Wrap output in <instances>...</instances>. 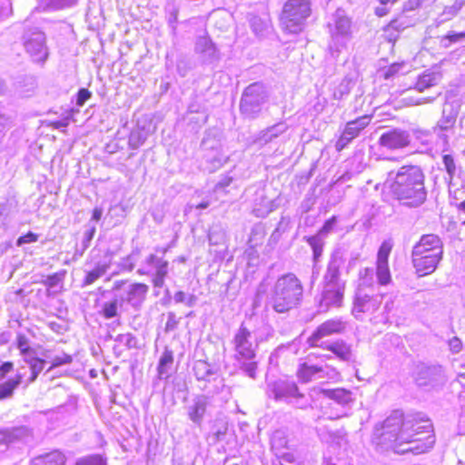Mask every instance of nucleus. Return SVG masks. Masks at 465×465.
Wrapping results in <instances>:
<instances>
[{
  "instance_id": "nucleus-1",
  "label": "nucleus",
  "mask_w": 465,
  "mask_h": 465,
  "mask_svg": "<svg viewBox=\"0 0 465 465\" xmlns=\"http://www.w3.org/2000/svg\"><path fill=\"white\" fill-rule=\"evenodd\" d=\"M385 440L393 442L397 454L426 452L431 449L435 440L432 424L418 415L403 416L401 411H394L383 422Z\"/></svg>"
},
{
  "instance_id": "nucleus-53",
  "label": "nucleus",
  "mask_w": 465,
  "mask_h": 465,
  "mask_svg": "<svg viewBox=\"0 0 465 465\" xmlns=\"http://www.w3.org/2000/svg\"><path fill=\"white\" fill-rule=\"evenodd\" d=\"M448 346L449 350L452 354H458L460 353L463 349V343L461 340L457 337L453 336L448 341Z\"/></svg>"
},
{
  "instance_id": "nucleus-64",
  "label": "nucleus",
  "mask_w": 465,
  "mask_h": 465,
  "mask_svg": "<svg viewBox=\"0 0 465 465\" xmlns=\"http://www.w3.org/2000/svg\"><path fill=\"white\" fill-rule=\"evenodd\" d=\"M227 432V425L223 424L219 428H217L215 430H213V437L214 439V441H220L223 439Z\"/></svg>"
},
{
  "instance_id": "nucleus-16",
  "label": "nucleus",
  "mask_w": 465,
  "mask_h": 465,
  "mask_svg": "<svg viewBox=\"0 0 465 465\" xmlns=\"http://www.w3.org/2000/svg\"><path fill=\"white\" fill-rule=\"evenodd\" d=\"M381 297L379 295L371 296L361 292H358L354 298L352 313L359 320L363 319V315H372L381 307Z\"/></svg>"
},
{
  "instance_id": "nucleus-37",
  "label": "nucleus",
  "mask_w": 465,
  "mask_h": 465,
  "mask_svg": "<svg viewBox=\"0 0 465 465\" xmlns=\"http://www.w3.org/2000/svg\"><path fill=\"white\" fill-rule=\"evenodd\" d=\"M23 374L19 373L15 378L10 379L0 384V400L12 396L14 390L22 382Z\"/></svg>"
},
{
  "instance_id": "nucleus-60",
  "label": "nucleus",
  "mask_w": 465,
  "mask_h": 465,
  "mask_svg": "<svg viewBox=\"0 0 465 465\" xmlns=\"http://www.w3.org/2000/svg\"><path fill=\"white\" fill-rule=\"evenodd\" d=\"M360 278L364 284H371L373 279V269L365 268L360 272Z\"/></svg>"
},
{
  "instance_id": "nucleus-35",
  "label": "nucleus",
  "mask_w": 465,
  "mask_h": 465,
  "mask_svg": "<svg viewBox=\"0 0 465 465\" xmlns=\"http://www.w3.org/2000/svg\"><path fill=\"white\" fill-rule=\"evenodd\" d=\"M271 443L275 454L290 449L287 433L283 430H277L273 432Z\"/></svg>"
},
{
  "instance_id": "nucleus-36",
  "label": "nucleus",
  "mask_w": 465,
  "mask_h": 465,
  "mask_svg": "<svg viewBox=\"0 0 465 465\" xmlns=\"http://www.w3.org/2000/svg\"><path fill=\"white\" fill-rule=\"evenodd\" d=\"M76 0H43L37 9L40 11H52L73 6Z\"/></svg>"
},
{
  "instance_id": "nucleus-34",
  "label": "nucleus",
  "mask_w": 465,
  "mask_h": 465,
  "mask_svg": "<svg viewBox=\"0 0 465 465\" xmlns=\"http://www.w3.org/2000/svg\"><path fill=\"white\" fill-rule=\"evenodd\" d=\"M322 348H327L341 361H349L351 356V347L342 341L326 343Z\"/></svg>"
},
{
  "instance_id": "nucleus-27",
  "label": "nucleus",
  "mask_w": 465,
  "mask_h": 465,
  "mask_svg": "<svg viewBox=\"0 0 465 465\" xmlns=\"http://www.w3.org/2000/svg\"><path fill=\"white\" fill-rule=\"evenodd\" d=\"M110 266V261L103 260L97 262L93 269L86 271L85 277L83 280V286L91 285L98 279L103 277L109 270Z\"/></svg>"
},
{
  "instance_id": "nucleus-11",
  "label": "nucleus",
  "mask_w": 465,
  "mask_h": 465,
  "mask_svg": "<svg viewBox=\"0 0 465 465\" xmlns=\"http://www.w3.org/2000/svg\"><path fill=\"white\" fill-rule=\"evenodd\" d=\"M270 397H273L276 401H283L288 403H292L299 408H305L307 401L304 395L298 390L297 385L292 381H277L269 384Z\"/></svg>"
},
{
  "instance_id": "nucleus-15",
  "label": "nucleus",
  "mask_w": 465,
  "mask_h": 465,
  "mask_svg": "<svg viewBox=\"0 0 465 465\" xmlns=\"http://www.w3.org/2000/svg\"><path fill=\"white\" fill-rule=\"evenodd\" d=\"M346 329V322L341 318L328 320L322 323L308 338L307 342L311 347H323L325 342L322 340L332 334L341 333Z\"/></svg>"
},
{
  "instance_id": "nucleus-29",
  "label": "nucleus",
  "mask_w": 465,
  "mask_h": 465,
  "mask_svg": "<svg viewBox=\"0 0 465 465\" xmlns=\"http://www.w3.org/2000/svg\"><path fill=\"white\" fill-rule=\"evenodd\" d=\"M65 456L58 450L40 455L32 460V465H65Z\"/></svg>"
},
{
  "instance_id": "nucleus-52",
  "label": "nucleus",
  "mask_w": 465,
  "mask_h": 465,
  "mask_svg": "<svg viewBox=\"0 0 465 465\" xmlns=\"http://www.w3.org/2000/svg\"><path fill=\"white\" fill-rule=\"evenodd\" d=\"M208 239L210 244H220L224 240V232L220 229L213 228L209 232Z\"/></svg>"
},
{
  "instance_id": "nucleus-54",
  "label": "nucleus",
  "mask_w": 465,
  "mask_h": 465,
  "mask_svg": "<svg viewBox=\"0 0 465 465\" xmlns=\"http://www.w3.org/2000/svg\"><path fill=\"white\" fill-rule=\"evenodd\" d=\"M116 341L124 344L129 349L134 348L136 345V339L131 333L120 334L117 336Z\"/></svg>"
},
{
  "instance_id": "nucleus-31",
  "label": "nucleus",
  "mask_w": 465,
  "mask_h": 465,
  "mask_svg": "<svg viewBox=\"0 0 465 465\" xmlns=\"http://www.w3.org/2000/svg\"><path fill=\"white\" fill-rule=\"evenodd\" d=\"M320 392L323 394L325 397L333 400L335 402L342 406L349 404L352 401L351 392L345 389H322L320 390Z\"/></svg>"
},
{
  "instance_id": "nucleus-22",
  "label": "nucleus",
  "mask_w": 465,
  "mask_h": 465,
  "mask_svg": "<svg viewBox=\"0 0 465 465\" xmlns=\"http://www.w3.org/2000/svg\"><path fill=\"white\" fill-rule=\"evenodd\" d=\"M459 109L450 103H446L442 108L441 117L432 128L433 133L441 137V133L451 130L456 124Z\"/></svg>"
},
{
  "instance_id": "nucleus-25",
  "label": "nucleus",
  "mask_w": 465,
  "mask_h": 465,
  "mask_svg": "<svg viewBox=\"0 0 465 465\" xmlns=\"http://www.w3.org/2000/svg\"><path fill=\"white\" fill-rule=\"evenodd\" d=\"M288 130V125L280 122L275 124L264 130L259 132L255 138L253 139V143L258 144L260 146L265 145L269 143L273 142L280 135L283 134Z\"/></svg>"
},
{
  "instance_id": "nucleus-51",
  "label": "nucleus",
  "mask_w": 465,
  "mask_h": 465,
  "mask_svg": "<svg viewBox=\"0 0 465 465\" xmlns=\"http://www.w3.org/2000/svg\"><path fill=\"white\" fill-rule=\"evenodd\" d=\"M72 361L73 358L69 354L63 353L62 355H57L53 358L52 364L50 368L47 370V371H50L51 370L62 365L70 364Z\"/></svg>"
},
{
  "instance_id": "nucleus-59",
  "label": "nucleus",
  "mask_w": 465,
  "mask_h": 465,
  "mask_svg": "<svg viewBox=\"0 0 465 465\" xmlns=\"http://www.w3.org/2000/svg\"><path fill=\"white\" fill-rule=\"evenodd\" d=\"M91 96L92 94L88 89L81 88L77 93L76 104L83 106Z\"/></svg>"
},
{
  "instance_id": "nucleus-47",
  "label": "nucleus",
  "mask_w": 465,
  "mask_h": 465,
  "mask_svg": "<svg viewBox=\"0 0 465 465\" xmlns=\"http://www.w3.org/2000/svg\"><path fill=\"white\" fill-rule=\"evenodd\" d=\"M45 364V360L38 359L37 361H35L32 364L29 365V368L31 370V376L28 379L26 385L34 382L36 380L39 373L43 371Z\"/></svg>"
},
{
  "instance_id": "nucleus-41",
  "label": "nucleus",
  "mask_w": 465,
  "mask_h": 465,
  "mask_svg": "<svg viewBox=\"0 0 465 465\" xmlns=\"http://www.w3.org/2000/svg\"><path fill=\"white\" fill-rule=\"evenodd\" d=\"M413 25L412 20L404 14H401L388 25V30H398L402 32Z\"/></svg>"
},
{
  "instance_id": "nucleus-20",
  "label": "nucleus",
  "mask_w": 465,
  "mask_h": 465,
  "mask_svg": "<svg viewBox=\"0 0 465 465\" xmlns=\"http://www.w3.org/2000/svg\"><path fill=\"white\" fill-rule=\"evenodd\" d=\"M391 251V247L383 242L378 251L376 260V278L381 285H388L391 282V274L389 267V256Z\"/></svg>"
},
{
  "instance_id": "nucleus-14",
  "label": "nucleus",
  "mask_w": 465,
  "mask_h": 465,
  "mask_svg": "<svg viewBox=\"0 0 465 465\" xmlns=\"http://www.w3.org/2000/svg\"><path fill=\"white\" fill-rule=\"evenodd\" d=\"M168 265L167 261L154 254H150L146 257L143 264L138 269L137 272L141 275H152L153 286L162 288L168 273Z\"/></svg>"
},
{
  "instance_id": "nucleus-30",
  "label": "nucleus",
  "mask_w": 465,
  "mask_h": 465,
  "mask_svg": "<svg viewBox=\"0 0 465 465\" xmlns=\"http://www.w3.org/2000/svg\"><path fill=\"white\" fill-rule=\"evenodd\" d=\"M119 309L121 311H127V308H124V304L121 302L117 292H114L113 300L103 303L100 312L105 319H112L118 315Z\"/></svg>"
},
{
  "instance_id": "nucleus-10",
  "label": "nucleus",
  "mask_w": 465,
  "mask_h": 465,
  "mask_svg": "<svg viewBox=\"0 0 465 465\" xmlns=\"http://www.w3.org/2000/svg\"><path fill=\"white\" fill-rule=\"evenodd\" d=\"M414 381L420 388L431 390L442 386L446 382V375L440 364L420 363L414 371Z\"/></svg>"
},
{
  "instance_id": "nucleus-46",
  "label": "nucleus",
  "mask_w": 465,
  "mask_h": 465,
  "mask_svg": "<svg viewBox=\"0 0 465 465\" xmlns=\"http://www.w3.org/2000/svg\"><path fill=\"white\" fill-rule=\"evenodd\" d=\"M137 260L138 253L132 252L131 254L121 260V262H119V267L122 271L131 272L134 270Z\"/></svg>"
},
{
  "instance_id": "nucleus-4",
  "label": "nucleus",
  "mask_w": 465,
  "mask_h": 465,
  "mask_svg": "<svg viewBox=\"0 0 465 465\" xmlns=\"http://www.w3.org/2000/svg\"><path fill=\"white\" fill-rule=\"evenodd\" d=\"M443 253L444 245L439 235H421L411 250V263L416 274L423 277L434 272L443 259Z\"/></svg>"
},
{
  "instance_id": "nucleus-32",
  "label": "nucleus",
  "mask_w": 465,
  "mask_h": 465,
  "mask_svg": "<svg viewBox=\"0 0 465 465\" xmlns=\"http://www.w3.org/2000/svg\"><path fill=\"white\" fill-rule=\"evenodd\" d=\"M173 362V353L171 350L165 348L160 357L157 371L158 377L161 380L167 379L170 376V370Z\"/></svg>"
},
{
  "instance_id": "nucleus-9",
  "label": "nucleus",
  "mask_w": 465,
  "mask_h": 465,
  "mask_svg": "<svg viewBox=\"0 0 465 465\" xmlns=\"http://www.w3.org/2000/svg\"><path fill=\"white\" fill-rule=\"evenodd\" d=\"M267 98L262 84L253 83L247 86L242 95L240 103L241 113L247 118H256L262 111V106Z\"/></svg>"
},
{
  "instance_id": "nucleus-24",
  "label": "nucleus",
  "mask_w": 465,
  "mask_h": 465,
  "mask_svg": "<svg viewBox=\"0 0 465 465\" xmlns=\"http://www.w3.org/2000/svg\"><path fill=\"white\" fill-rule=\"evenodd\" d=\"M208 405V398L204 395H198L187 407V415L196 426L200 427L202 425Z\"/></svg>"
},
{
  "instance_id": "nucleus-62",
  "label": "nucleus",
  "mask_w": 465,
  "mask_h": 465,
  "mask_svg": "<svg viewBox=\"0 0 465 465\" xmlns=\"http://www.w3.org/2000/svg\"><path fill=\"white\" fill-rule=\"evenodd\" d=\"M38 240V235L34 232H27L26 234L21 236L17 240V245L20 246L25 243L35 242Z\"/></svg>"
},
{
  "instance_id": "nucleus-18",
  "label": "nucleus",
  "mask_w": 465,
  "mask_h": 465,
  "mask_svg": "<svg viewBox=\"0 0 465 465\" xmlns=\"http://www.w3.org/2000/svg\"><path fill=\"white\" fill-rule=\"evenodd\" d=\"M202 147L204 151V168L208 172H214L227 161V156L223 153L221 146L217 142H213L209 139H203L202 142Z\"/></svg>"
},
{
  "instance_id": "nucleus-43",
  "label": "nucleus",
  "mask_w": 465,
  "mask_h": 465,
  "mask_svg": "<svg viewBox=\"0 0 465 465\" xmlns=\"http://www.w3.org/2000/svg\"><path fill=\"white\" fill-rule=\"evenodd\" d=\"M147 139L146 134L142 130H134L131 132L128 139L129 147L137 149L143 144Z\"/></svg>"
},
{
  "instance_id": "nucleus-17",
  "label": "nucleus",
  "mask_w": 465,
  "mask_h": 465,
  "mask_svg": "<svg viewBox=\"0 0 465 465\" xmlns=\"http://www.w3.org/2000/svg\"><path fill=\"white\" fill-rule=\"evenodd\" d=\"M371 118L368 115L358 117L346 124L345 128L335 143L338 152L342 151L360 133L369 125Z\"/></svg>"
},
{
  "instance_id": "nucleus-6",
  "label": "nucleus",
  "mask_w": 465,
  "mask_h": 465,
  "mask_svg": "<svg viewBox=\"0 0 465 465\" xmlns=\"http://www.w3.org/2000/svg\"><path fill=\"white\" fill-rule=\"evenodd\" d=\"M261 341L256 331L248 329L244 323L240 325L232 340L234 359L240 370L252 379L256 378V353Z\"/></svg>"
},
{
  "instance_id": "nucleus-49",
  "label": "nucleus",
  "mask_w": 465,
  "mask_h": 465,
  "mask_svg": "<svg viewBox=\"0 0 465 465\" xmlns=\"http://www.w3.org/2000/svg\"><path fill=\"white\" fill-rule=\"evenodd\" d=\"M281 465H296L299 463L298 456L291 451H282L276 454Z\"/></svg>"
},
{
  "instance_id": "nucleus-42",
  "label": "nucleus",
  "mask_w": 465,
  "mask_h": 465,
  "mask_svg": "<svg viewBox=\"0 0 465 465\" xmlns=\"http://www.w3.org/2000/svg\"><path fill=\"white\" fill-rule=\"evenodd\" d=\"M442 163L444 165V169L448 175L449 183H451L454 176L457 174L458 167L456 165L455 160L450 154H443L442 155Z\"/></svg>"
},
{
  "instance_id": "nucleus-56",
  "label": "nucleus",
  "mask_w": 465,
  "mask_h": 465,
  "mask_svg": "<svg viewBox=\"0 0 465 465\" xmlns=\"http://www.w3.org/2000/svg\"><path fill=\"white\" fill-rule=\"evenodd\" d=\"M337 223V218L336 216H332L331 217L330 219H328L324 224L322 225V227L320 229L319 232L317 234L321 235L322 237L324 236V235H327L328 233H330L334 225L336 224Z\"/></svg>"
},
{
  "instance_id": "nucleus-38",
  "label": "nucleus",
  "mask_w": 465,
  "mask_h": 465,
  "mask_svg": "<svg viewBox=\"0 0 465 465\" xmlns=\"http://www.w3.org/2000/svg\"><path fill=\"white\" fill-rule=\"evenodd\" d=\"M438 75L435 73H425L418 78L414 88L418 92H423L425 89L437 84Z\"/></svg>"
},
{
  "instance_id": "nucleus-8",
  "label": "nucleus",
  "mask_w": 465,
  "mask_h": 465,
  "mask_svg": "<svg viewBox=\"0 0 465 465\" xmlns=\"http://www.w3.org/2000/svg\"><path fill=\"white\" fill-rule=\"evenodd\" d=\"M112 291L117 292L124 308L137 312L145 301L149 287L141 282L127 284L124 281H116Z\"/></svg>"
},
{
  "instance_id": "nucleus-19",
  "label": "nucleus",
  "mask_w": 465,
  "mask_h": 465,
  "mask_svg": "<svg viewBox=\"0 0 465 465\" xmlns=\"http://www.w3.org/2000/svg\"><path fill=\"white\" fill-rule=\"evenodd\" d=\"M410 143L411 135L409 132L397 128L384 132L379 138V144L390 150L404 148Z\"/></svg>"
},
{
  "instance_id": "nucleus-44",
  "label": "nucleus",
  "mask_w": 465,
  "mask_h": 465,
  "mask_svg": "<svg viewBox=\"0 0 465 465\" xmlns=\"http://www.w3.org/2000/svg\"><path fill=\"white\" fill-rule=\"evenodd\" d=\"M351 92V81L347 78L342 81L335 87L333 91V98L335 100H341L347 96Z\"/></svg>"
},
{
  "instance_id": "nucleus-26",
  "label": "nucleus",
  "mask_w": 465,
  "mask_h": 465,
  "mask_svg": "<svg viewBox=\"0 0 465 465\" xmlns=\"http://www.w3.org/2000/svg\"><path fill=\"white\" fill-rule=\"evenodd\" d=\"M30 435V430L25 426L0 430V451L5 450L10 443L23 440Z\"/></svg>"
},
{
  "instance_id": "nucleus-40",
  "label": "nucleus",
  "mask_w": 465,
  "mask_h": 465,
  "mask_svg": "<svg viewBox=\"0 0 465 465\" xmlns=\"http://www.w3.org/2000/svg\"><path fill=\"white\" fill-rule=\"evenodd\" d=\"M465 39V32L457 33L449 32L446 35L440 37V46L441 48H449L452 44L462 42Z\"/></svg>"
},
{
  "instance_id": "nucleus-12",
  "label": "nucleus",
  "mask_w": 465,
  "mask_h": 465,
  "mask_svg": "<svg viewBox=\"0 0 465 465\" xmlns=\"http://www.w3.org/2000/svg\"><path fill=\"white\" fill-rule=\"evenodd\" d=\"M329 26L331 35L330 50L332 54L340 53V47H343L351 36V20L343 10L338 9L333 15L332 24L330 23Z\"/></svg>"
},
{
  "instance_id": "nucleus-2",
  "label": "nucleus",
  "mask_w": 465,
  "mask_h": 465,
  "mask_svg": "<svg viewBox=\"0 0 465 465\" xmlns=\"http://www.w3.org/2000/svg\"><path fill=\"white\" fill-rule=\"evenodd\" d=\"M390 191L402 205L417 208L427 199L425 174L418 165H403L394 173H390Z\"/></svg>"
},
{
  "instance_id": "nucleus-50",
  "label": "nucleus",
  "mask_w": 465,
  "mask_h": 465,
  "mask_svg": "<svg viewBox=\"0 0 465 465\" xmlns=\"http://www.w3.org/2000/svg\"><path fill=\"white\" fill-rule=\"evenodd\" d=\"M64 275L65 271L55 272L52 275L47 276V278L45 281H43V284H45L48 288H54L63 282Z\"/></svg>"
},
{
  "instance_id": "nucleus-58",
  "label": "nucleus",
  "mask_w": 465,
  "mask_h": 465,
  "mask_svg": "<svg viewBox=\"0 0 465 465\" xmlns=\"http://www.w3.org/2000/svg\"><path fill=\"white\" fill-rule=\"evenodd\" d=\"M179 321L176 319L174 312H170L167 314V322L165 323V331H174L178 326Z\"/></svg>"
},
{
  "instance_id": "nucleus-21",
  "label": "nucleus",
  "mask_w": 465,
  "mask_h": 465,
  "mask_svg": "<svg viewBox=\"0 0 465 465\" xmlns=\"http://www.w3.org/2000/svg\"><path fill=\"white\" fill-rule=\"evenodd\" d=\"M194 51L203 64H213L220 59L219 50L207 35L196 38Z\"/></svg>"
},
{
  "instance_id": "nucleus-61",
  "label": "nucleus",
  "mask_w": 465,
  "mask_h": 465,
  "mask_svg": "<svg viewBox=\"0 0 465 465\" xmlns=\"http://www.w3.org/2000/svg\"><path fill=\"white\" fill-rule=\"evenodd\" d=\"M178 18V10L174 6H172L167 10V22L172 26L173 30H175V23Z\"/></svg>"
},
{
  "instance_id": "nucleus-39",
  "label": "nucleus",
  "mask_w": 465,
  "mask_h": 465,
  "mask_svg": "<svg viewBox=\"0 0 465 465\" xmlns=\"http://www.w3.org/2000/svg\"><path fill=\"white\" fill-rule=\"evenodd\" d=\"M307 242L311 246L313 254V261L317 262L322 254L324 242L321 235L315 234L307 238Z\"/></svg>"
},
{
  "instance_id": "nucleus-5",
  "label": "nucleus",
  "mask_w": 465,
  "mask_h": 465,
  "mask_svg": "<svg viewBox=\"0 0 465 465\" xmlns=\"http://www.w3.org/2000/svg\"><path fill=\"white\" fill-rule=\"evenodd\" d=\"M304 288L302 281L292 272L285 273L274 282L268 305L278 313H285L301 305Z\"/></svg>"
},
{
  "instance_id": "nucleus-28",
  "label": "nucleus",
  "mask_w": 465,
  "mask_h": 465,
  "mask_svg": "<svg viewBox=\"0 0 465 465\" xmlns=\"http://www.w3.org/2000/svg\"><path fill=\"white\" fill-rule=\"evenodd\" d=\"M465 5V0H455L450 5H446L441 14L435 19L434 23L437 27L442 24L453 19Z\"/></svg>"
},
{
  "instance_id": "nucleus-7",
  "label": "nucleus",
  "mask_w": 465,
  "mask_h": 465,
  "mask_svg": "<svg viewBox=\"0 0 465 465\" xmlns=\"http://www.w3.org/2000/svg\"><path fill=\"white\" fill-rule=\"evenodd\" d=\"M310 15V0H288L281 15V26L289 34H298L303 29L305 20Z\"/></svg>"
},
{
  "instance_id": "nucleus-33",
  "label": "nucleus",
  "mask_w": 465,
  "mask_h": 465,
  "mask_svg": "<svg viewBox=\"0 0 465 465\" xmlns=\"http://www.w3.org/2000/svg\"><path fill=\"white\" fill-rule=\"evenodd\" d=\"M322 371V366L305 362L301 365L298 371V377L302 382H309L318 380L319 373Z\"/></svg>"
},
{
  "instance_id": "nucleus-3",
  "label": "nucleus",
  "mask_w": 465,
  "mask_h": 465,
  "mask_svg": "<svg viewBox=\"0 0 465 465\" xmlns=\"http://www.w3.org/2000/svg\"><path fill=\"white\" fill-rule=\"evenodd\" d=\"M345 261V253L341 248L331 252L322 282V289L318 303L321 312L342 305L346 283L341 279V274Z\"/></svg>"
},
{
  "instance_id": "nucleus-13",
  "label": "nucleus",
  "mask_w": 465,
  "mask_h": 465,
  "mask_svg": "<svg viewBox=\"0 0 465 465\" xmlns=\"http://www.w3.org/2000/svg\"><path fill=\"white\" fill-rule=\"evenodd\" d=\"M24 47L35 63L44 64L48 58L45 35L36 28L25 33Z\"/></svg>"
},
{
  "instance_id": "nucleus-57",
  "label": "nucleus",
  "mask_w": 465,
  "mask_h": 465,
  "mask_svg": "<svg viewBox=\"0 0 465 465\" xmlns=\"http://www.w3.org/2000/svg\"><path fill=\"white\" fill-rule=\"evenodd\" d=\"M404 63H394L391 64L384 72V78L390 79L391 77H393L404 67Z\"/></svg>"
},
{
  "instance_id": "nucleus-45",
  "label": "nucleus",
  "mask_w": 465,
  "mask_h": 465,
  "mask_svg": "<svg viewBox=\"0 0 465 465\" xmlns=\"http://www.w3.org/2000/svg\"><path fill=\"white\" fill-rule=\"evenodd\" d=\"M75 465H107V460L102 455L94 454L79 459Z\"/></svg>"
},
{
  "instance_id": "nucleus-23",
  "label": "nucleus",
  "mask_w": 465,
  "mask_h": 465,
  "mask_svg": "<svg viewBox=\"0 0 465 465\" xmlns=\"http://www.w3.org/2000/svg\"><path fill=\"white\" fill-rule=\"evenodd\" d=\"M193 373L197 381L208 383L217 382L223 385V380L220 378L216 369L211 366L205 361H196L193 364Z\"/></svg>"
},
{
  "instance_id": "nucleus-55",
  "label": "nucleus",
  "mask_w": 465,
  "mask_h": 465,
  "mask_svg": "<svg viewBox=\"0 0 465 465\" xmlns=\"http://www.w3.org/2000/svg\"><path fill=\"white\" fill-rule=\"evenodd\" d=\"M322 372L319 373L318 380L322 379H329V380H334L339 375L338 371L330 366L325 365L324 367L322 366Z\"/></svg>"
},
{
  "instance_id": "nucleus-48",
  "label": "nucleus",
  "mask_w": 465,
  "mask_h": 465,
  "mask_svg": "<svg viewBox=\"0 0 465 465\" xmlns=\"http://www.w3.org/2000/svg\"><path fill=\"white\" fill-rule=\"evenodd\" d=\"M251 27L255 35H260L268 28V23L259 16H252L250 20Z\"/></svg>"
},
{
  "instance_id": "nucleus-63",
  "label": "nucleus",
  "mask_w": 465,
  "mask_h": 465,
  "mask_svg": "<svg viewBox=\"0 0 465 465\" xmlns=\"http://www.w3.org/2000/svg\"><path fill=\"white\" fill-rule=\"evenodd\" d=\"M384 37L390 43H394L399 38L401 32L398 30H388V25L384 27Z\"/></svg>"
}]
</instances>
